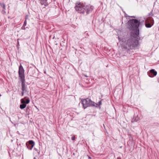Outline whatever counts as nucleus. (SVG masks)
Masks as SVG:
<instances>
[{
    "label": "nucleus",
    "instance_id": "14",
    "mask_svg": "<svg viewBox=\"0 0 159 159\" xmlns=\"http://www.w3.org/2000/svg\"><path fill=\"white\" fill-rule=\"evenodd\" d=\"M26 145L27 146V147L30 150H31L34 146L33 145H31L26 144Z\"/></svg>",
    "mask_w": 159,
    "mask_h": 159
},
{
    "label": "nucleus",
    "instance_id": "10",
    "mask_svg": "<svg viewBox=\"0 0 159 159\" xmlns=\"http://www.w3.org/2000/svg\"><path fill=\"white\" fill-rule=\"evenodd\" d=\"M139 120V117L137 116H134V117L133 118V119H132V120L136 122L138 121Z\"/></svg>",
    "mask_w": 159,
    "mask_h": 159
},
{
    "label": "nucleus",
    "instance_id": "7",
    "mask_svg": "<svg viewBox=\"0 0 159 159\" xmlns=\"http://www.w3.org/2000/svg\"><path fill=\"white\" fill-rule=\"evenodd\" d=\"M157 73L156 71L154 69H152L148 72V74L149 77H153L157 75Z\"/></svg>",
    "mask_w": 159,
    "mask_h": 159
},
{
    "label": "nucleus",
    "instance_id": "4",
    "mask_svg": "<svg viewBox=\"0 0 159 159\" xmlns=\"http://www.w3.org/2000/svg\"><path fill=\"white\" fill-rule=\"evenodd\" d=\"M145 26L147 28H151L154 24L153 18L151 17H149L145 20Z\"/></svg>",
    "mask_w": 159,
    "mask_h": 159
},
{
    "label": "nucleus",
    "instance_id": "2",
    "mask_svg": "<svg viewBox=\"0 0 159 159\" xmlns=\"http://www.w3.org/2000/svg\"><path fill=\"white\" fill-rule=\"evenodd\" d=\"M93 9V7L92 6L86 5L85 3H81L80 2V13L84 14L85 13L87 15L91 12Z\"/></svg>",
    "mask_w": 159,
    "mask_h": 159
},
{
    "label": "nucleus",
    "instance_id": "21",
    "mask_svg": "<svg viewBox=\"0 0 159 159\" xmlns=\"http://www.w3.org/2000/svg\"><path fill=\"white\" fill-rule=\"evenodd\" d=\"M22 29L23 30H25V26H24V25H23L22 27Z\"/></svg>",
    "mask_w": 159,
    "mask_h": 159
},
{
    "label": "nucleus",
    "instance_id": "25",
    "mask_svg": "<svg viewBox=\"0 0 159 159\" xmlns=\"http://www.w3.org/2000/svg\"><path fill=\"white\" fill-rule=\"evenodd\" d=\"M132 17H134V18H135V17L134 16H132Z\"/></svg>",
    "mask_w": 159,
    "mask_h": 159
},
{
    "label": "nucleus",
    "instance_id": "22",
    "mask_svg": "<svg viewBox=\"0 0 159 159\" xmlns=\"http://www.w3.org/2000/svg\"><path fill=\"white\" fill-rule=\"evenodd\" d=\"M117 159H121V158L120 157H118Z\"/></svg>",
    "mask_w": 159,
    "mask_h": 159
},
{
    "label": "nucleus",
    "instance_id": "12",
    "mask_svg": "<svg viewBox=\"0 0 159 159\" xmlns=\"http://www.w3.org/2000/svg\"><path fill=\"white\" fill-rule=\"evenodd\" d=\"M29 144L28 145H33V146H34V143L33 140H30L29 141Z\"/></svg>",
    "mask_w": 159,
    "mask_h": 159
},
{
    "label": "nucleus",
    "instance_id": "17",
    "mask_svg": "<svg viewBox=\"0 0 159 159\" xmlns=\"http://www.w3.org/2000/svg\"><path fill=\"white\" fill-rule=\"evenodd\" d=\"M26 24H27V21H26V19L24 22V23L23 25H24V26H25L26 25Z\"/></svg>",
    "mask_w": 159,
    "mask_h": 159
},
{
    "label": "nucleus",
    "instance_id": "19",
    "mask_svg": "<svg viewBox=\"0 0 159 159\" xmlns=\"http://www.w3.org/2000/svg\"><path fill=\"white\" fill-rule=\"evenodd\" d=\"M98 104H99V105L100 106V105H101L102 104V102L101 101H99V102H98Z\"/></svg>",
    "mask_w": 159,
    "mask_h": 159
},
{
    "label": "nucleus",
    "instance_id": "20",
    "mask_svg": "<svg viewBox=\"0 0 159 159\" xmlns=\"http://www.w3.org/2000/svg\"><path fill=\"white\" fill-rule=\"evenodd\" d=\"M71 139L72 140H74L75 139V137L74 136H73L71 138Z\"/></svg>",
    "mask_w": 159,
    "mask_h": 159
},
{
    "label": "nucleus",
    "instance_id": "1",
    "mask_svg": "<svg viewBox=\"0 0 159 159\" xmlns=\"http://www.w3.org/2000/svg\"><path fill=\"white\" fill-rule=\"evenodd\" d=\"M128 23L130 30L134 29L131 33V35L135 38V39L134 38L129 39L126 41L124 39H121L119 37H118V39L119 41H122V42H125L124 50L130 54V52H132L131 51L137 47L139 40L140 39L139 29L140 22L137 19H133L129 20L128 21Z\"/></svg>",
    "mask_w": 159,
    "mask_h": 159
},
{
    "label": "nucleus",
    "instance_id": "16",
    "mask_svg": "<svg viewBox=\"0 0 159 159\" xmlns=\"http://www.w3.org/2000/svg\"><path fill=\"white\" fill-rule=\"evenodd\" d=\"M5 9H2V11H1V12L3 14H4L6 13V12L5 11Z\"/></svg>",
    "mask_w": 159,
    "mask_h": 159
},
{
    "label": "nucleus",
    "instance_id": "18",
    "mask_svg": "<svg viewBox=\"0 0 159 159\" xmlns=\"http://www.w3.org/2000/svg\"><path fill=\"white\" fill-rule=\"evenodd\" d=\"M153 11L152 10V11L149 14V16H153V14L152 13Z\"/></svg>",
    "mask_w": 159,
    "mask_h": 159
},
{
    "label": "nucleus",
    "instance_id": "15",
    "mask_svg": "<svg viewBox=\"0 0 159 159\" xmlns=\"http://www.w3.org/2000/svg\"><path fill=\"white\" fill-rule=\"evenodd\" d=\"M34 149L35 150V151L36 152H37L38 153V154L39 155L40 153V151H39V150H38L36 148H34Z\"/></svg>",
    "mask_w": 159,
    "mask_h": 159
},
{
    "label": "nucleus",
    "instance_id": "13",
    "mask_svg": "<svg viewBox=\"0 0 159 159\" xmlns=\"http://www.w3.org/2000/svg\"><path fill=\"white\" fill-rule=\"evenodd\" d=\"M26 107L25 104H22L20 105V108L21 109H23L25 108Z\"/></svg>",
    "mask_w": 159,
    "mask_h": 159
},
{
    "label": "nucleus",
    "instance_id": "26",
    "mask_svg": "<svg viewBox=\"0 0 159 159\" xmlns=\"http://www.w3.org/2000/svg\"><path fill=\"white\" fill-rule=\"evenodd\" d=\"M104 127H105L104 125H103Z\"/></svg>",
    "mask_w": 159,
    "mask_h": 159
},
{
    "label": "nucleus",
    "instance_id": "6",
    "mask_svg": "<svg viewBox=\"0 0 159 159\" xmlns=\"http://www.w3.org/2000/svg\"><path fill=\"white\" fill-rule=\"evenodd\" d=\"M21 89L22 90L21 94L22 96L24 95L25 92L27 91V86L25 84V80H21Z\"/></svg>",
    "mask_w": 159,
    "mask_h": 159
},
{
    "label": "nucleus",
    "instance_id": "11",
    "mask_svg": "<svg viewBox=\"0 0 159 159\" xmlns=\"http://www.w3.org/2000/svg\"><path fill=\"white\" fill-rule=\"evenodd\" d=\"M0 5L2 9H6L5 5L4 3H0Z\"/></svg>",
    "mask_w": 159,
    "mask_h": 159
},
{
    "label": "nucleus",
    "instance_id": "3",
    "mask_svg": "<svg viewBox=\"0 0 159 159\" xmlns=\"http://www.w3.org/2000/svg\"><path fill=\"white\" fill-rule=\"evenodd\" d=\"M81 103L84 109L88 107L92 106L97 107L98 106V104L92 101L89 98H87L85 99L82 100Z\"/></svg>",
    "mask_w": 159,
    "mask_h": 159
},
{
    "label": "nucleus",
    "instance_id": "9",
    "mask_svg": "<svg viewBox=\"0 0 159 159\" xmlns=\"http://www.w3.org/2000/svg\"><path fill=\"white\" fill-rule=\"evenodd\" d=\"M75 8V10L79 13L80 10V2H78L76 4V6Z\"/></svg>",
    "mask_w": 159,
    "mask_h": 159
},
{
    "label": "nucleus",
    "instance_id": "24",
    "mask_svg": "<svg viewBox=\"0 0 159 159\" xmlns=\"http://www.w3.org/2000/svg\"><path fill=\"white\" fill-rule=\"evenodd\" d=\"M34 159H36V158L35 157H34Z\"/></svg>",
    "mask_w": 159,
    "mask_h": 159
},
{
    "label": "nucleus",
    "instance_id": "5",
    "mask_svg": "<svg viewBox=\"0 0 159 159\" xmlns=\"http://www.w3.org/2000/svg\"><path fill=\"white\" fill-rule=\"evenodd\" d=\"M24 72L25 71L22 66L20 65L19 69V75L21 80H25Z\"/></svg>",
    "mask_w": 159,
    "mask_h": 159
},
{
    "label": "nucleus",
    "instance_id": "8",
    "mask_svg": "<svg viewBox=\"0 0 159 159\" xmlns=\"http://www.w3.org/2000/svg\"><path fill=\"white\" fill-rule=\"evenodd\" d=\"M21 102L23 104H25V103L28 104L30 102V100L29 98H27L26 99V101H25L24 99H21Z\"/></svg>",
    "mask_w": 159,
    "mask_h": 159
},
{
    "label": "nucleus",
    "instance_id": "23",
    "mask_svg": "<svg viewBox=\"0 0 159 159\" xmlns=\"http://www.w3.org/2000/svg\"><path fill=\"white\" fill-rule=\"evenodd\" d=\"M89 159H91V157H89Z\"/></svg>",
    "mask_w": 159,
    "mask_h": 159
}]
</instances>
